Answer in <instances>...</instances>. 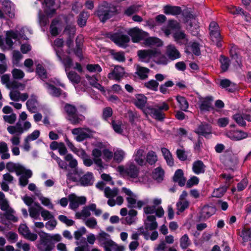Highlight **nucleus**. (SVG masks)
Masks as SVG:
<instances>
[{
	"label": "nucleus",
	"mask_w": 251,
	"mask_h": 251,
	"mask_svg": "<svg viewBox=\"0 0 251 251\" xmlns=\"http://www.w3.org/2000/svg\"><path fill=\"white\" fill-rule=\"evenodd\" d=\"M96 14L100 21L104 23L111 17L113 13L110 11L108 7L101 5L99 7L96 12Z\"/></svg>",
	"instance_id": "nucleus-11"
},
{
	"label": "nucleus",
	"mask_w": 251,
	"mask_h": 251,
	"mask_svg": "<svg viewBox=\"0 0 251 251\" xmlns=\"http://www.w3.org/2000/svg\"><path fill=\"white\" fill-rule=\"evenodd\" d=\"M72 133L75 135V139L78 142H81L92 136V131L89 128L81 127L75 128L72 130Z\"/></svg>",
	"instance_id": "nucleus-6"
},
{
	"label": "nucleus",
	"mask_w": 251,
	"mask_h": 251,
	"mask_svg": "<svg viewBox=\"0 0 251 251\" xmlns=\"http://www.w3.org/2000/svg\"><path fill=\"white\" fill-rule=\"evenodd\" d=\"M213 98L212 96H208L200 100V108L202 111H209L212 108V102Z\"/></svg>",
	"instance_id": "nucleus-17"
},
{
	"label": "nucleus",
	"mask_w": 251,
	"mask_h": 251,
	"mask_svg": "<svg viewBox=\"0 0 251 251\" xmlns=\"http://www.w3.org/2000/svg\"><path fill=\"white\" fill-rule=\"evenodd\" d=\"M7 131L11 134L17 133L19 135L24 132V129L20 122H18L15 126H9L7 127Z\"/></svg>",
	"instance_id": "nucleus-32"
},
{
	"label": "nucleus",
	"mask_w": 251,
	"mask_h": 251,
	"mask_svg": "<svg viewBox=\"0 0 251 251\" xmlns=\"http://www.w3.org/2000/svg\"><path fill=\"white\" fill-rule=\"evenodd\" d=\"M151 116L156 120L162 121L165 118V114L155 106L148 108Z\"/></svg>",
	"instance_id": "nucleus-27"
},
{
	"label": "nucleus",
	"mask_w": 251,
	"mask_h": 251,
	"mask_svg": "<svg viewBox=\"0 0 251 251\" xmlns=\"http://www.w3.org/2000/svg\"><path fill=\"white\" fill-rule=\"evenodd\" d=\"M155 62L157 64L160 65H166L168 63V59L166 56L161 53L158 50V53L155 55Z\"/></svg>",
	"instance_id": "nucleus-53"
},
{
	"label": "nucleus",
	"mask_w": 251,
	"mask_h": 251,
	"mask_svg": "<svg viewBox=\"0 0 251 251\" xmlns=\"http://www.w3.org/2000/svg\"><path fill=\"white\" fill-rule=\"evenodd\" d=\"M122 191L126 195V200L127 202V207L130 208H141L146 203L143 201H137V196L130 190L126 188H122Z\"/></svg>",
	"instance_id": "nucleus-3"
},
{
	"label": "nucleus",
	"mask_w": 251,
	"mask_h": 251,
	"mask_svg": "<svg viewBox=\"0 0 251 251\" xmlns=\"http://www.w3.org/2000/svg\"><path fill=\"white\" fill-rule=\"evenodd\" d=\"M224 163L229 167L235 166L238 163L237 156L232 153H228L225 155Z\"/></svg>",
	"instance_id": "nucleus-26"
},
{
	"label": "nucleus",
	"mask_w": 251,
	"mask_h": 251,
	"mask_svg": "<svg viewBox=\"0 0 251 251\" xmlns=\"http://www.w3.org/2000/svg\"><path fill=\"white\" fill-rule=\"evenodd\" d=\"M161 151L167 164L170 166H173L174 162L170 151L167 149L163 148L161 149Z\"/></svg>",
	"instance_id": "nucleus-39"
},
{
	"label": "nucleus",
	"mask_w": 251,
	"mask_h": 251,
	"mask_svg": "<svg viewBox=\"0 0 251 251\" xmlns=\"http://www.w3.org/2000/svg\"><path fill=\"white\" fill-rule=\"evenodd\" d=\"M21 177L19 178L20 184L22 186H26L28 182V179L31 177L32 173L29 170H26L24 168V171L21 174Z\"/></svg>",
	"instance_id": "nucleus-30"
},
{
	"label": "nucleus",
	"mask_w": 251,
	"mask_h": 251,
	"mask_svg": "<svg viewBox=\"0 0 251 251\" xmlns=\"http://www.w3.org/2000/svg\"><path fill=\"white\" fill-rule=\"evenodd\" d=\"M145 44L148 46L160 47L163 45V42L159 38L149 37L145 40Z\"/></svg>",
	"instance_id": "nucleus-36"
},
{
	"label": "nucleus",
	"mask_w": 251,
	"mask_h": 251,
	"mask_svg": "<svg viewBox=\"0 0 251 251\" xmlns=\"http://www.w3.org/2000/svg\"><path fill=\"white\" fill-rule=\"evenodd\" d=\"M67 76L74 85L79 83L81 81L80 76L75 71H71L67 73Z\"/></svg>",
	"instance_id": "nucleus-34"
},
{
	"label": "nucleus",
	"mask_w": 251,
	"mask_h": 251,
	"mask_svg": "<svg viewBox=\"0 0 251 251\" xmlns=\"http://www.w3.org/2000/svg\"><path fill=\"white\" fill-rule=\"evenodd\" d=\"M159 83L155 80L151 79L144 83V86L149 89L157 91Z\"/></svg>",
	"instance_id": "nucleus-61"
},
{
	"label": "nucleus",
	"mask_w": 251,
	"mask_h": 251,
	"mask_svg": "<svg viewBox=\"0 0 251 251\" xmlns=\"http://www.w3.org/2000/svg\"><path fill=\"white\" fill-rule=\"evenodd\" d=\"M166 54L169 58L172 60H176L180 57L179 51L176 49V47L173 45H169L167 46Z\"/></svg>",
	"instance_id": "nucleus-16"
},
{
	"label": "nucleus",
	"mask_w": 251,
	"mask_h": 251,
	"mask_svg": "<svg viewBox=\"0 0 251 251\" xmlns=\"http://www.w3.org/2000/svg\"><path fill=\"white\" fill-rule=\"evenodd\" d=\"M6 168L9 172H16L17 176L21 175V173L24 171L23 166L11 162H9L6 164Z\"/></svg>",
	"instance_id": "nucleus-22"
},
{
	"label": "nucleus",
	"mask_w": 251,
	"mask_h": 251,
	"mask_svg": "<svg viewBox=\"0 0 251 251\" xmlns=\"http://www.w3.org/2000/svg\"><path fill=\"white\" fill-rule=\"evenodd\" d=\"M89 16L88 12L83 11L78 16L77 24L80 27L84 26Z\"/></svg>",
	"instance_id": "nucleus-45"
},
{
	"label": "nucleus",
	"mask_w": 251,
	"mask_h": 251,
	"mask_svg": "<svg viewBox=\"0 0 251 251\" xmlns=\"http://www.w3.org/2000/svg\"><path fill=\"white\" fill-rule=\"evenodd\" d=\"M227 136L232 140H241L246 138L248 134L242 130H236L228 132Z\"/></svg>",
	"instance_id": "nucleus-18"
},
{
	"label": "nucleus",
	"mask_w": 251,
	"mask_h": 251,
	"mask_svg": "<svg viewBox=\"0 0 251 251\" xmlns=\"http://www.w3.org/2000/svg\"><path fill=\"white\" fill-rule=\"evenodd\" d=\"M58 219L61 223L66 225L68 226H72L75 224V222L74 220L69 219L66 216L64 215H59Z\"/></svg>",
	"instance_id": "nucleus-59"
},
{
	"label": "nucleus",
	"mask_w": 251,
	"mask_h": 251,
	"mask_svg": "<svg viewBox=\"0 0 251 251\" xmlns=\"http://www.w3.org/2000/svg\"><path fill=\"white\" fill-rule=\"evenodd\" d=\"M127 33L131 37V40L133 43H139L148 35L146 32L137 27L129 29Z\"/></svg>",
	"instance_id": "nucleus-5"
},
{
	"label": "nucleus",
	"mask_w": 251,
	"mask_h": 251,
	"mask_svg": "<svg viewBox=\"0 0 251 251\" xmlns=\"http://www.w3.org/2000/svg\"><path fill=\"white\" fill-rule=\"evenodd\" d=\"M118 171L121 174L126 176L129 179H138V181L144 182L147 179L146 176L139 177V168L133 163L127 164L126 167L119 166L117 168ZM137 182V181H136Z\"/></svg>",
	"instance_id": "nucleus-1"
},
{
	"label": "nucleus",
	"mask_w": 251,
	"mask_h": 251,
	"mask_svg": "<svg viewBox=\"0 0 251 251\" xmlns=\"http://www.w3.org/2000/svg\"><path fill=\"white\" fill-rule=\"evenodd\" d=\"M4 211L5 212L4 216L7 220L14 222L17 221L18 218L14 215L15 211L12 208L10 207Z\"/></svg>",
	"instance_id": "nucleus-60"
},
{
	"label": "nucleus",
	"mask_w": 251,
	"mask_h": 251,
	"mask_svg": "<svg viewBox=\"0 0 251 251\" xmlns=\"http://www.w3.org/2000/svg\"><path fill=\"white\" fill-rule=\"evenodd\" d=\"M25 85L21 82L16 80L11 81L7 88L11 90H23L25 88Z\"/></svg>",
	"instance_id": "nucleus-46"
},
{
	"label": "nucleus",
	"mask_w": 251,
	"mask_h": 251,
	"mask_svg": "<svg viewBox=\"0 0 251 251\" xmlns=\"http://www.w3.org/2000/svg\"><path fill=\"white\" fill-rule=\"evenodd\" d=\"M124 75V68L120 66H116L113 71L108 74V78L110 79L120 80Z\"/></svg>",
	"instance_id": "nucleus-14"
},
{
	"label": "nucleus",
	"mask_w": 251,
	"mask_h": 251,
	"mask_svg": "<svg viewBox=\"0 0 251 251\" xmlns=\"http://www.w3.org/2000/svg\"><path fill=\"white\" fill-rule=\"evenodd\" d=\"M82 173L79 172L77 169H72L70 170L67 175V178L73 182H76L78 181V178L75 176L77 175L80 176V174Z\"/></svg>",
	"instance_id": "nucleus-50"
},
{
	"label": "nucleus",
	"mask_w": 251,
	"mask_h": 251,
	"mask_svg": "<svg viewBox=\"0 0 251 251\" xmlns=\"http://www.w3.org/2000/svg\"><path fill=\"white\" fill-rule=\"evenodd\" d=\"M111 125L113 129L116 133L121 134L123 132V130L122 128V123L121 121L112 120Z\"/></svg>",
	"instance_id": "nucleus-62"
},
{
	"label": "nucleus",
	"mask_w": 251,
	"mask_h": 251,
	"mask_svg": "<svg viewBox=\"0 0 251 251\" xmlns=\"http://www.w3.org/2000/svg\"><path fill=\"white\" fill-rule=\"evenodd\" d=\"M180 247L183 249H187L191 244V241L187 234L183 235L179 239Z\"/></svg>",
	"instance_id": "nucleus-43"
},
{
	"label": "nucleus",
	"mask_w": 251,
	"mask_h": 251,
	"mask_svg": "<svg viewBox=\"0 0 251 251\" xmlns=\"http://www.w3.org/2000/svg\"><path fill=\"white\" fill-rule=\"evenodd\" d=\"M2 10L4 13L10 18H13L14 16V13L11 9V3L9 1H4L2 3Z\"/></svg>",
	"instance_id": "nucleus-38"
},
{
	"label": "nucleus",
	"mask_w": 251,
	"mask_h": 251,
	"mask_svg": "<svg viewBox=\"0 0 251 251\" xmlns=\"http://www.w3.org/2000/svg\"><path fill=\"white\" fill-rule=\"evenodd\" d=\"M66 114V118L73 125L79 124L84 119V117L78 114L77 109L75 105L66 103L64 107Z\"/></svg>",
	"instance_id": "nucleus-2"
},
{
	"label": "nucleus",
	"mask_w": 251,
	"mask_h": 251,
	"mask_svg": "<svg viewBox=\"0 0 251 251\" xmlns=\"http://www.w3.org/2000/svg\"><path fill=\"white\" fill-rule=\"evenodd\" d=\"M12 76L15 79H22L25 76L24 72L19 69L15 68L11 72Z\"/></svg>",
	"instance_id": "nucleus-63"
},
{
	"label": "nucleus",
	"mask_w": 251,
	"mask_h": 251,
	"mask_svg": "<svg viewBox=\"0 0 251 251\" xmlns=\"http://www.w3.org/2000/svg\"><path fill=\"white\" fill-rule=\"evenodd\" d=\"M18 230L20 233L26 239L34 241L37 239V234L31 232L28 227L25 225H21Z\"/></svg>",
	"instance_id": "nucleus-12"
},
{
	"label": "nucleus",
	"mask_w": 251,
	"mask_h": 251,
	"mask_svg": "<svg viewBox=\"0 0 251 251\" xmlns=\"http://www.w3.org/2000/svg\"><path fill=\"white\" fill-rule=\"evenodd\" d=\"M206 166L201 160L195 161L193 164L192 169L196 174H203L205 172Z\"/></svg>",
	"instance_id": "nucleus-31"
},
{
	"label": "nucleus",
	"mask_w": 251,
	"mask_h": 251,
	"mask_svg": "<svg viewBox=\"0 0 251 251\" xmlns=\"http://www.w3.org/2000/svg\"><path fill=\"white\" fill-rule=\"evenodd\" d=\"M157 53L158 50L156 49L139 50L137 52L140 60L144 62H149L150 59L155 57Z\"/></svg>",
	"instance_id": "nucleus-8"
},
{
	"label": "nucleus",
	"mask_w": 251,
	"mask_h": 251,
	"mask_svg": "<svg viewBox=\"0 0 251 251\" xmlns=\"http://www.w3.org/2000/svg\"><path fill=\"white\" fill-rule=\"evenodd\" d=\"M146 161L150 165H154L157 161V156L156 153L152 151H149L146 156Z\"/></svg>",
	"instance_id": "nucleus-51"
},
{
	"label": "nucleus",
	"mask_w": 251,
	"mask_h": 251,
	"mask_svg": "<svg viewBox=\"0 0 251 251\" xmlns=\"http://www.w3.org/2000/svg\"><path fill=\"white\" fill-rule=\"evenodd\" d=\"M176 100L179 103L180 108L183 111H187L189 104L186 99L183 97L178 96L176 97Z\"/></svg>",
	"instance_id": "nucleus-52"
},
{
	"label": "nucleus",
	"mask_w": 251,
	"mask_h": 251,
	"mask_svg": "<svg viewBox=\"0 0 251 251\" xmlns=\"http://www.w3.org/2000/svg\"><path fill=\"white\" fill-rule=\"evenodd\" d=\"M145 151L144 148L143 147L137 149L135 151L133 157L134 161L140 166H143L145 163Z\"/></svg>",
	"instance_id": "nucleus-19"
},
{
	"label": "nucleus",
	"mask_w": 251,
	"mask_h": 251,
	"mask_svg": "<svg viewBox=\"0 0 251 251\" xmlns=\"http://www.w3.org/2000/svg\"><path fill=\"white\" fill-rule=\"evenodd\" d=\"M84 224L88 228L95 229L98 226V222L94 217H90L85 219Z\"/></svg>",
	"instance_id": "nucleus-58"
},
{
	"label": "nucleus",
	"mask_w": 251,
	"mask_h": 251,
	"mask_svg": "<svg viewBox=\"0 0 251 251\" xmlns=\"http://www.w3.org/2000/svg\"><path fill=\"white\" fill-rule=\"evenodd\" d=\"M46 86L50 95L53 97H58L63 95L64 98H66L67 95L65 93H63L60 88H56L54 85L49 83H46Z\"/></svg>",
	"instance_id": "nucleus-23"
},
{
	"label": "nucleus",
	"mask_w": 251,
	"mask_h": 251,
	"mask_svg": "<svg viewBox=\"0 0 251 251\" xmlns=\"http://www.w3.org/2000/svg\"><path fill=\"white\" fill-rule=\"evenodd\" d=\"M150 70L143 67H138L136 74L139 76L140 79L144 80L148 77V74Z\"/></svg>",
	"instance_id": "nucleus-40"
},
{
	"label": "nucleus",
	"mask_w": 251,
	"mask_h": 251,
	"mask_svg": "<svg viewBox=\"0 0 251 251\" xmlns=\"http://www.w3.org/2000/svg\"><path fill=\"white\" fill-rule=\"evenodd\" d=\"M97 239L99 244L103 247L104 250L110 248V245H111L113 241L110 238V235L104 231H100L98 233L97 236Z\"/></svg>",
	"instance_id": "nucleus-9"
},
{
	"label": "nucleus",
	"mask_w": 251,
	"mask_h": 251,
	"mask_svg": "<svg viewBox=\"0 0 251 251\" xmlns=\"http://www.w3.org/2000/svg\"><path fill=\"white\" fill-rule=\"evenodd\" d=\"M147 103V98L143 95H138L136 97V100L134 102L135 105L140 109L145 107Z\"/></svg>",
	"instance_id": "nucleus-42"
},
{
	"label": "nucleus",
	"mask_w": 251,
	"mask_h": 251,
	"mask_svg": "<svg viewBox=\"0 0 251 251\" xmlns=\"http://www.w3.org/2000/svg\"><path fill=\"white\" fill-rule=\"evenodd\" d=\"M29 216L34 219H38L40 214V209L34 206H30L28 209Z\"/></svg>",
	"instance_id": "nucleus-64"
},
{
	"label": "nucleus",
	"mask_w": 251,
	"mask_h": 251,
	"mask_svg": "<svg viewBox=\"0 0 251 251\" xmlns=\"http://www.w3.org/2000/svg\"><path fill=\"white\" fill-rule=\"evenodd\" d=\"M36 72L42 80L47 78L46 70L41 64H39L37 65Z\"/></svg>",
	"instance_id": "nucleus-57"
},
{
	"label": "nucleus",
	"mask_w": 251,
	"mask_h": 251,
	"mask_svg": "<svg viewBox=\"0 0 251 251\" xmlns=\"http://www.w3.org/2000/svg\"><path fill=\"white\" fill-rule=\"evenodd\" d=\"M215 212L216 209L213 206L205 205L201 209V215L204 218H209Z\"/></svg>",
	"instance_id": "nucleus-37"
},
{
	"label": "nucleus",
	"mask_w": 251,
	"mask_h": 251,
	"mask_svg": "<svg viewBox=\"0 0 251 251\" xmlns=\"http://www.w3.org/2000/svg\"><path fill=\"white\" fill-rule=\"evenodd\" d=\"M211 127L208 124L202 123L198 125L197 128L195 130V132L199 135L205 137L211 133Z\"/></svg>",
	"instance_id": "nucleus-13"
},
{
	"label": "nucleus",
	"mask_w": 251,
	"mask_h": 251,
	"mask_svg": "<svg viewBox=\"0 0 251 251\" xmlns=\"http://www.w3.org/2000/svg\"><path fill=\"white\" fill-rule=\"evenodd\" d=\"M119 193V190L117 188L110 189L106 187L104 189V196L107 198H113L116 197Z\"/></svg>",
	"instance_id": "nucleus-48"
},
{
	"label": "nucleus",
	"mask_w": 251,
	"mask_h": 251,
	"mask_svg": "<svg viewBox=\"0 0 251 251\" xmlns=\"http://www.w3.org/2000/svg\"><path fill=\"white\" fill-rule=\"evenodd\" d=\"M40 243L38 245V249L41 251H51L54 248V245L50 243V234L42 232L39 234Z\"/></svg>",
	"instance_id": "nucleus-4"
},
{
	"label": "nucleus",
	"mask_w": 251,
	"mask_h": 251,
	"mask_svg": "<svg viewBox=\"0 0 251 251\" xmlns=\"http://www.w3.org/2000/svg\"><path fill=\"white\" fill-rule=\"evenodd\" d=\"M158 226L156 222V218L154 216L151 215L147 217V220L145 221V227L146 229L153 230L155 229Z\"/></svg>",
	"instance_id": "nucleus-24"
},
{
	"label": "nucleus",
	"mask_w": 251,
	"mask_h": 251,
	"mask_svg": "<svg viewBox=\"0 0 251 251\" xmlns=\"http://www.w3.org/2000/svg\"><path fill=\"white\" fill-rule=\"evenodd\" d=\"M68 199L70 201L69 206L73 210L76 209L79 205L84 204L86 202V198L85 197H77L74 194L70 195Z\"/></svg>",
	"instance_id": "nucleus-10"
},
{
	"label": "nucleus",
	"mask_w": 251,
	"mask_h": 251,
	"mask_svg": "<svg viewBox=\"0 0 251 251\" xmlns=\"http://www.w3.org/2000/svg\"><path fill=\"white\" fill-rule=\"evenodd\" d=\"M163 12L167 15L176 16L181 14L182 10L179 6L166 5L163 7Z\"/></svg>",
	"instance_id": "nucleus-21"
},
{
	"label": "nucleus",
	"mask_w": 251,
	"mask_h": 251,
	"mask_svg": "<svg viewBox=\"0 0 251 251\" xmlns=\"http://www.w3.org/2000/svg\"><path fill=\"white\" fill-rule=\"evenodd\" d=\"M220 62L221 63L222 70L223 72L227 71L230 65V60L228 58L223 55H221Z\"/></svg>",
	"instance_id": "nucleus-55"
},
{
	"label": "nucleus",
	"mask_w": 251,
	"mask_h": 251,
	"mask_svg": "<svg viewBox=\"0 0 251 251\" xmlns=\"http://www.w3.org/2000/svg\"><path fill=\"white\" fill-rule=\"evenodd\" d=\"M0 154H1V159H8L10 157V154L8 152V148L7 144L4 142L0 143Z\"/></svg>",
	"instance_id": "nucleus-33"
},
{
	"label": "nucleus",
	"mask_w": 251,
	"mask_h": 251,
	"mask_svg": "<svg viewBox=\"0 0 251 251\" xmlns=\"http://www.w3.org/2000/svg\"><path fill=\"white\" fill-rule=\"evenodd\" d=\"M109 38L116 45L122 47H126V44L130 41V39L127 35L119 33H115L110 35Z\"/></svg>",
	"instance_id": "nucleus-7"
},
{
	"label": "nucleus",
	"mask_w": 251,
	"mask_h": 251,
	"mask_svg": "<svg viewBox=\"0 0 251 251\" xmlns=\"http://www.w3.org/2000/svg\"><path fill=\"white\" fill-rule=\"evenodd\" d=\"M80 184L83 186L92 185L94 182L95 178L92 172H87L78 180Z\"/></svg>",
	"instance_id": "nucleus-15"
},
{
	"label": "nucleus",
	"mask_w": 251,
	"mask_h": 251,
	"mask_svg": "<svg viewBox=\"0 0 251 251\" xmlns=\"http://www.w3.org/2000/svg\"><path fill=\"white\" fill-rule=\"evenodd\" d=\"M220 85L222 88H224L229 87L230 88L227 89V90L230 92H233L236 89V84L231 82L228 79H224L221 80L220 81Z\"/></svg>",
	"instance_id": "nucleus-35"
},
{
	"label": "nucleus",
	"mask_w": 251,
	"mask_h": 251,
	"mask_svg": "<svg viewBox=\"0 0 251 251\" xmlns=\"http://www.w3.org/2000/svg\"><path fill=\"white\" fill-rule=\"evenodd\" d=\"M173 179L174 182H177L180 186H184L186 181L184 176L183 172L181 169H178L176 171Z\"/></svg>",
	"instance_id": "nucleus-25"
},
{
	"label": "nucleus",
	"mask_w": 251,
	"mask_h": 251,
	"mask_svg": "<svg viewBox=\"0 0 251 251\" xmlns=\"http://www.w3.org/2000/svg\"><path fill=\"white\" fill-rule=\"evenodd\" d=\"M102 153L100 150L99 149H94L92 152V155L94 157V162L96 165L100 169L103 168L102 161L100 158Z\"/></svg>",
	"instance_id": "nucleus-29"
},
{
	"label": "nucleus",
	"mask_w": 251,
	"mask_h": 251,
	"mask_svg": "<svg viewBox=\"0 0 251 251\" xmlns=\"http://www.w3.org/2000/svg\"><path fill=\"white\" fill-rule=\"evenodd\" d=\"M137 215V211L136 210L133 209H130L128 213V216L125 219L126 224L130 225L134 223L135 222Z\"/></svg>",
	"instance_id": "nucleus-44"
},
{
	"label": "nucleus",
	"mask_w": 251,
	"mask_h": 251,
	"mask_svg": "<svg viewBox=\"0 0 251 251\" xmlns=\"http://www.w3.org/2000/svg\"><path fill=\"white\" fill-rule=\"evenodd\" d=\"M241 237L244 242L251 240V228L244 227L239 233Z\"/></svg>",
	"instance_id": "nucleus-41"
},
{
	"label": "nucleus",
	"mask_w": 251,
	"mask_h": 251,
	"mask_svg": "<svg viewBox=\"0 0 251 251\" xmlns=\"http://www.w3.org/2000/svg\"><path fill=\"white\" fill-rule=\"evenodd\" d=\"M27 109L31 113H35L38 110V103L37 100V97L32 95L30 98L26 102Z\"/></svg>",
	"instance_id": "nucleus-20"
},
{
	"label": "nucleus",
	"mask_w": 251,
	"mask_h": 251,
	"mask_svg": "<svg viewBox=\"0 0 251 251\" xmlns=\"http://www.w3.org/2000/svg\"><path fill=\"white\" fill-rule=\"evenodd\" d=\"M164 172L163 169L160 167H157L154 169L152 176L153 178L158 181H160L163 179Z\"/></svg>",
	"instance_id": "nucleus-54"
},
{
	"label": "nucleus",
	"mask_w": 251,
	"mask_h": 251,
	"mask_svg": "<svg viewBox=\"0 0 251 251\" xmlns=\"http://www.w3.org/2000/svg\"><path fill=\"white\" fill-rule=\"evenodd\" d=\"M210 35L212 42L216 44L218 47H221L222 46V44L220 42L221 36L219 31L210 32Z\"/></svg>",
	"instance_id": "nucleus-49"
},
{
	"label": "nucleus",
	"mask_w": 251,
	"mask_h": 251,
	"mask_svg": "<svg viewBox=\"0 0 251 251\" xmlns=\"http://www.w3.org/2000/svg\"><path fill=\"white\" fill-rule=\"evenodd\" d=\"M227 186H222L214 190L212 193V196L216 198H221L226 192Z\"/></svg>",
	"instance_id": "nucleus-56"
},
{
	"label": "nucleus",
	"mask_w": 251,
	"mask_h": 251,
	"mask_svg": "<svg viewBox=\"0 0 251 251\" xmlns=\"http://www.w3.org/2000/svg\"><path fill=\"white\" fill-rule=\"evenodd\" d=\"M85 77L89 82V84L93 87L99 89L102 93L105 92L104 88L98 82V79L95 75L92 76L88 75H86Z\"/></svg>",
	"instance_id": "nucleus-28"
},
{
	"label": "nucleus",
	"mask_w": 251,
	"mask_h": 251,
	"mask_svg": "<svg viewBox=\"0 0 251 251\" xmlns=\"http://www.w3.org/2000/svg\"><path fill=\"white\" fill-rule=\"evenodd\" d=\"M17 35L13 31H8L6 33V36L5 38V43L9 47L10 49H12L13 44L12 39H16Z\"/></svg>",
	"instance_id": "nucleus-47"
}]
</instances>
